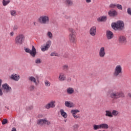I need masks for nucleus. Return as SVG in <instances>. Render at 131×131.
<instances>
[{
	"label": "nucleus",
	"mask_w": 131,
	"mask_h": 131,
	"mask_svg": "<svg viewBox=\"0 0 131 131\" xmlns=\"http://www.w3.org/2000/svg\"><path fill=\"white\" fill-rule=\"evenodd\" d=\"M112 27L114 30H123L124 29V24L121 20L118 21L117 23H113L112 24Z\"/></svg>",
	"instance_id": "1"
},
{
	"label": "nucleus",
	"mask_w": 131,
	"mask_h": 131,
	"mask_svg": "<svg viewBox=\"0 0 131 131\" xmlns=\"http://www.w3.org/2000/svg\"><path fill=\"white\" fill-rule=\"evenodd\" d=\"M110 97L111 99H113V100H117L120 98H123V97H124V94L121 92L115 91L111 92L110 94Z\"/></svg>",
	"instance_id": "2"
},
{
	"label": "nucleus",
	"mask_w": 131,
	"mask_h": 131,
	"mask_svg": "<svg viewBox=\"0 0 131 131\" xmlns=\"http://www.w3.org/2000/svg\"><path fill=\"white\" fill-rule=\"evenodd\" d=\"M69 31L70 34L69 36L70 42L76 43V35H75V30L72 28H69Z\"/></svg>",
	"instance_id": "3"
},
{
	"label": "nucleus",
	"mask_w": 131,
	"mask_h": 131,
	"mask_svg": "<svg viewBox=\"0 0 131 131\" xmlns=\"http://www.w3.org/2000/svg\"><path fill=\"white\" fill-rule=\"evenodd\" d=\"M38 20L41 24H44L45 25L50 24V17L48 15H41Z\"/></svg>",
	"instance_id": "4"
},
{
	"label": "nucleus",
	"mask_w": 131,
	"mask_h": 131,
	"mask_svg": "<svg viewBox=\"0 0 131 131\" xmlns=\"http://www.w3.org/2000/svg\"><path fill=\"white\" fill-rule=\"evenodd\" d=\"M25 39V36L24 34H20L17 35L15 39L16 45H22Z\"/></svg>",
	"instance_id": "5"
},
{
	"label": "nucleus",
	"mask_w": 131,
	"mask_h": 131,
	"mask_svg": "<svg viewBox=\"0 0 131 131\" xmlns=\"http://www.w3.org/2000/svg\"><path fill=\"white\" fill-rule=\"evenodd\" d=\"M25 51L26 53H29V54H30V55L33 58L36 56V49H35V47H34V46H32V50H30L29 48H26Z\"/></svg>",
	"instance_id": "6"
},
{
	"label": "nucleus",
	"mask_w": 131,
	"mask_h": 131,
	"mask_svg": "<svg viewBox=\"0 0 131 131\" xmlns=\"http://www.w3.org/2000/svg\"><path fill=\"white\" fill-rule=\"evenodd\" d=\"M37 124L38 125H43V124H46V125H50L51 124V122L48 120L47 118H44L43 119H39L37 121Z\"/></svg>",
	"instance_id": "7"
},
{
	"label": "nucleus",
	"mask_w": 131,
	"mask_h": 131,
	"mask_svg": "<svg viewBox=\"0 0 131 131\" xmlns=\"http://www.w3.org/2000/svg\"><path fill=\"white\" fill-rule=\"evenodd\" d=\"M120 74H122V67L120 65H118L114 70V75L117 77L120 75Z\"/></svg>",
	"instance_id": "8"
},
{
	"label": "nucleus",
	"mask_w": 131,
	"mask_h": 131,
	"mask_svg": "<svg viewBox=\"0 0 131 131\" xmlns=\"http://www.w3.org/2000/svg\"><path fill=\"white\" fill-rule=\"evenodd\" d=\"M52 46V41L49 40L46 42V45H43L41 46V50L42 52H46L50 49V47Z\"/></svg>",
	"instance_id": "9"
},
{
	"label": "nucleus",
	"mask_w": 131,
	"mask_h": 131,
	"mask_svg": "<svg viewBox=\"0 0 131 131\" xmlns=\"http://www.w3.org/2000/svg\"><path fill=\"white\" fill-rule=\"evenodd\" d=\"M2 90L5 94H8L12 91V88L7 83L3 84L2 85Z\"/></svg>",
	"instance_id": "10"
},
{
	"label": "nucleus",
	"mask_w": 131,
	"mask_h": 131,
	"mask_svg": "<svg viewBox=\"0 0 131 131\" xmlns=\"http://www.w3.org/2000/svg\"><path fill=\"white\" fill-rule=\"evenodd\" d=\"M97 32V27L96 26H93L90 28L89 33L91 36H96V33Z\"/></svg>",
	"instance_id": "11"
},
{
	"label": "nucleus",
	"mask_w": 131,
	"mask_h": 131,
	"mask_svg": "<svg viewBox=\"0 0 131 131\" xmlns=\"http://www.w3.org/2000/svg\"><path fill=\"white\" fill-rule=\"evenodd\" d=\"M106 55V52H105V47H101L99 49V56L100 58H104Z\"/></svg>",
	"instance_id": "12"
},
{
	"label": "nucleus",
	"mask_w": 131,
	"mask_h": 131,
	"mask_svg": "<svg viewBox=\"0 0 131 131\" xmlns=\"http://www.w3.org/2000/svg\"><path fill=\"white\" fill-rule=\"evenodd\" d=\"M55 103H56V101H52L50 103L46 104L45 107L46 109H50V108H55Z\"/></svg>",
	"instance_id": "13"
},
{
	"label": "nucleus",
	"mask_w": 131,
	"mask_h": 131,
	"mask_svg": "<svg viewBox=\"0 0 131 131\" xmlns=\"http://www.w3.org/2000/svg\"><path fill=\"white\" fill-rule=\"evenodd\" d=\"M119 42L120 43H122V45H125L126 43V38H125V36L120 35L119 37Z\"/></svg>",
	"instance_id": "14"
},
{
	"label": "nucleus",
	"mask_w": 131,
	"mask_h": 131,
	"mask_svg": "<svg viewBox=\"0 0 131 131\" xmlns=\"http://www.w3.org/2000/svg\"><path fill=\"white\" fill-rule=\"evenodd\" d=\"M58 80L59 81H64L66 80V74H65L64 73H59Z\"/></svg>",
	"instance_id": "15"
},
{
	"label": "nucleus",
	"mask_w": 131,
	"mask_h": 131,
	"mask_svg": "<svg viewBox=\"0 0 131 131\" xmlns=\"http://www.w3.org/2000/svg\"><path fill=\"white\" fill-rule=\"evenodd\" d=\"M117 14V11L114 9L110 10L108 12V14L110 17H115Z\"/></svg>",
	"instance_id": "16"
},
{
	"label": "nucleus",
	"mask_w": 131,
	"mask_h": 131,
	"mask_svg": "<svg viewBox=\"0 0 131 131\" xmlns=\"http://www.w3.org/2000/svg\"><path fill=\"white\" fill-rule=\"evenodd\" d=\"M106 35L107 39H112V38H113V37L114 36L113 35V32L111 31H107Z\"/></svg>",
	"instance_id": "17"
},
{
	"label": "nucleus",
	"mask_w": 131,
	"mask_h": 131,
	"mask_svg": "<svg viewBox=\"0 0 131 131\" xmlns=\"http://www.w3.org/2000/svg\"><path fill=\"white\" fill-rule=\"evenodd\" d=\"M10 78H11V79H13V80L18 81V80L20 79V76L17 74H13L11 75Z\"/></svg>",
	"instance_id": "18"
},
{
	"label": "nucleus",
	"mask_w": 131,
	"mask_h": 131,
	"mask_svg": "<svg viewBox=\"0 0 131 131\" xmlns=\"http://www.w3.org/2000/svg\"><path fill=\"white\" fill-rule=\"evenodd\" d=\"M98 22H104L105 21H107V16H100L97 19Z\"/></svg>",
	"instance_id": "19"
},
{
	"label": "nucleus",
	"mask_w": 131,
	"mask_h": 131,
	"mask_svg": "<svg viewBox=\"0 0 131 131\" xmlns=\"http://www.w3.org/2000/svg\"><path fill=\"white\" fill-rule=\"evenodd\" d=\"M64 105L66 107H68V108H72V107H74L73 103L70 102V101H65Z\"/></svg>",
	"instance_id": "20"
},
{
	"label": "nucleus",
	"mask_w": 131,
	"mask_h": 131,
	"mask_svg": "<svg viewBox=\"0 0 131 131\" xmlns=\"http://www.w3.org/2000/svg\"><path fill=\"white\" fill-rule=\"evenodd\" d=\"M67 93L68 95H72L74 93V89L72 88H68L67 89Z\"/></svg>",
	"instance_id": "21"
},
{
	"label": "nucleus",
	"mask_w": 131,
	"mask_h": 131,
	"mask_svg": "<svg viewBox=\"0 0 131 131\" xmlns=\"http://www.w3.org/2000/svg\"><path fill=\"white\" fill-rule=\"evenodd\" d=\"M29 80L30 81H31V82H34V83H35V84H37V82H36V79H35V78H34V77L33 76H31L29 77Z\"/></svg>",
	"instance_id": "22"
},
{
	"label": "nucleus",
	"mask_w": 131,
	"mask_h": 131,
	"mask_svg": "<svg viewBox=\"0 0 131 131\" xmlns=\"http://www.w3.org/2000/svg\"><path fill=\"white\" fill-rule=\"evenodd\" d=\"M100 128L107 129V128H109V125H108V124L106 123L100 124Z\"/></svg>",
	"instance_id": "23"
},
{
	"label": "nucleus",
	"mask_w": 131,
	"mask_h": 131,
	"mask_svg": "<svg viewBox=\"0 0 131 131\" xmlns=\"http://www.w3.org/2000/svg\"><path fill=\"white\" fill-rule=\"evenodd\" d=\"M64 4H66L67 6H71L73 5V2L72 0H66Z\"/></svg>",
	"instance_id": "24"
},
{
	"label": "nucleus",
	"mask_w": 131,
	"mask_h": 131,
	"mask_svg": "<svg viewBox=\"0 0 131 131\" xmlns=\"http://www.w3.org/2000/svg\"><path fill=\"white\" fill-rule=\"evenodd\" d=\"M61 116L64 118H67V113L64 112V110H60V111Z\"/></svg>",
	"instance_id": "25"
},
{
	"label": "nucleus",
	"mask_w": 131,
	"mask_h": 131,
	"mask_svg": "<svg viewBox=\"0 0 131 131\" xmlns=\"http://www.w3.org/2000/svg\"><path fill=\"white\" fill-rule=\"evenodd\" d=\"M105 116H107L108 117H113V115H112V112L110 111H105Z\"/></svg>",
	"instance_id": "26"
},
{
	"label": "nucleus",
	"mask_w": 131,
	"mask_h": 131,
	"mask_svg": "<svg viewBox=\"0 0 131 131\" xmlns=\"http://www.w3.org/2000/svg\"><path fill=\"white\" fill-rule=\"evenodd\" d=\"M93 129L94 130H97V129H101L100 124H99V125L94 124L93 125Z\"/></svg>",
	"instance_id": "27"
},
{
	"label": "nucleus",
	"mask_w": 131,
	"mask_h": 131,
	"mask_svg": "<svg viewBox=\"0 0 131 131\" xmlns=\"http://www.w3.org/2000/svg\"><path fill=\"white\" fill-rule=\"evenodd\" d=\"M62 69L63 71H68L69 70V66L67 64H64L62 66Z\"/></svg>",
	"instance_id": "28"
},
{
	"label": "nucleus",
	"mask_w": 131,
	"mask_h": 131,
	"mask_svg": "<svg viewBox=\"0 0 131 131\" xmlns=\"http://www.w3.org/2000/svg\"><path fill=\"white\" fill-rule=\"evenodd\" d=\"M112 114L113 115V116H118L119 114V112L116 110H113Z\"/></svg>",
	"instance_id": "29"
},
{
	"label": "nucleus",
	"mask_w": 131,
	"mask_h": 131,
	"mask_svg": "<svg viewBox=\"0 0 131 131\" xmlns=\"http://www.w3.org/2000/svg\"><path fill=\"white\" fill-rule=\"evenodd\" d=\"M79 113V111L78 110H71V113L73 115V116L74 115H76L77 113Z\"/></svg>",
	"instance_id": "30"
},
{
	"label": "nucleus",
	"mask_w": 131,
	"mask_h": 131,
	"mask_svg": "<svg viewBox=\"0 0 131 131\" xmlns=\"http://www.w3.org/2000/svg\"><path fill=\"white\" fill-rule=\"evenodd\" d=\"M9 4H10L9 1H6V0H3V5L4 7H6V6H7Z\"/></svg>",
	"instance_id": "31"
},
{
	"label": "nucleus",
	"mask_w": 131,
	"mask_h": 131,
	"mask_svg": "<svg viewBox=\"0 0 131 131\" xmlns=\"http://www.w3.org/2000/svg\"><path fill=\"white\" fill-rule=\"evenodd\" d=\"M116 5L117 4L112 3L110 5L109 8H110V9H115V8H116Z\"/></svg>",
	"instance_id": "32"
},
{
	"label": "nucleus",
	"mask_w": 131,
	"mask_h": 131,
	"mask_svg": "<svg viewBox=\"0 0 131 131\" xmlns=\"http://www.w3.org/2000/svg\"><path fill=\"white\" fill-rule=\"evenodd\" d=\"M47 35L48 37H49V38L52 39L53 38V34L51 32H48Z\"/></svg>",
	"instance_id": "33"
},
{
	"label": "nucleus",
	"mask_w": 131,
	"mask_h": 131,
	"mask_svg": "<svg viewBox=\"0 0 131 131\" xmlns=\"http://www.w3.org/2000/svg\"><path fill=\"white\" fill-rule=\"evenodd\" d=\"M116 8H117L118 10H122V9H123L122 6L118 4H116Z\"/></svg>",
	"instance_id": "34"
},
{
	"label": "nucleus",
	"mask_w": 131,
	"mask_h": 131,
	"mask_svg": "<svg viewBox=\"0 0 131 131\" xmlns=\"http://www.w3.org/2000/svg\"><path fill=\"white\" fill-rule=\"evenodd\" d=\"M34 89H35L34 85H32L29 88V90L30 91V92H33L34 91Z\"/></svg>",
	"instance_id": "35"
},
{
	"label": "nucleus",
	"mask_w": 131,
	"mask_h": 131,
	"mask_svg": "<svg viewBox=\"0 0 131 131\" xmlns=\"http://www.w3.org/2000/svg\"><path fill=\"white\" fill-rule=\"evenodd\" d=\"M10 14H11V16H16V15L17 14L16 12V10L10 11Z\"/></svg>",
	"instance_id": "36"
},
{
	"label": "nucleus",
	"mask_w": 131,
	"mask_h": 131,
	"mask_svg": "<svg viewBox=\"0 0 131 131\" xmlns=\"http://www.w3.org/2000/svg\"><path fill=\"white\" fill-rule=\"evenodd\" d=\"M45 84L46 86H50V85H51V82H50L48 80H45Z\"/></svg>",
	"instance_id": "37"
},
{
	"label": "nucleus",
	"mask_w": 131,
	"mask_h": 131,
	"mask_svg": "<svg viewBox=\"0 0 131 131\" xmlns=\"http://www.w3.org/2000/svg\"><path fill=\"white\" fill-rule=\"evenodd\" d=\"M2 82L3 81L2 80V79H0V96H3V90H2V89H1Z\"/></svg>",
	"instance_id": "38"
},
{
	"label": "nucleus",
	"mask_w": 131,
	"mask_h": 131,
	"mask_svg": "<svg viewBox=\"0 0 131 131\" xmlns=\"http://www.w3.org/2000/svg\"><path fill=\"white\" fill-rule=\"evenodd\" d=\"M8 123V120L7 119H4L2 121V124L5 125V124H7Z\"/></svg>",
	"instance_id": "39"
},
{
	"label": "nucleus",
	"mask_w": 131,
	"mask_h": 131,
	"mask_svg": "<svg viewBox=\"0 0 131 131\" xmlns=\"http://www.w3.org/2000/svg\"><path fill=\"white\" fill-rule=\"evenodd\" d=\"M78 127H79V125L78 124H75L73 126L74 130H75L76 128H78Z\"/></svg>",
	"instance_id": "40"
},
{
	"label": "nucleus",
	"mask_w": 131,
	"mask_h": 131,
	"mask_svg": "<svg viewBox=\"0 0 131 131\" xmlns=\"http://www.w3.org/2000/svg\"><path fill=\"white\" fill-rule=\"evenodd\" d=\"M35 63L36 64H39V63H41V61L40 60V59H39V58H37L35 60Z\"/></svg>",
	"instance_id": "41"
},
{
	"label": "nucleus",
	"mask_w": 131,
	"mask_h": 131,
	"mask_svg": "<svg viewBox=\"0 0 131 131\" xmlns=\"http://www.w3.org/2000/svg\"><path fill=\"white\" fill-rule=\"evenodd\" d=\"M127 13L128 15H130L131 16V8H127Z\"/></svg>",
	"instance_id": "42"
},
{
	"label": "nucleus",
	"mask_w": 131,
	"mask_h": 131,
	"mask_svg": "<svg viewBox=\"0 0 131 131\" xmlns=\"http://www.w3.org/2000/svg\"><path fill=\"white\" fill-rule=\"evenodd\" d=\"M73 116L74 118H75V119H78V118H80V116H77V115H76H76H74Z\"/></svg>",
	"instance_id": "43"
},
{
	"label": "nucleus",
	"mask_w": 131,
	"mask_h": 131,
	"mask_svg": "<svg viewBox=\"0 0 131 131\" xmlns=\"http://www.w3.org/2000/svg\"><path fill=\"white\" fill-rule=\"evenodd\" d=\"M50 56L51 57H53V56H57V53H56L55 52H52L51 53Z\"/></svg>",
	"instance_id": "44"
},
{
	"label": "nucleus",
	"mask_w": 131,
	"mask_h": 131,
	"mask_svg": "<svg viewBox=\"0 0 131 131\" xmlns=\"http://www.w3.org/2000/svg\"><path fill=\"white\" fill-rule=\"evenodd\" d=\"M67 80L68 82H70V81H71V78L70 77L68 78Z\"/></svg>",
	"instance_id": "45"
},
{
	"label": "nucleus",
	"mask_w": 131,
	"mask_h": 131,
	"mask_svg": "<svg viewBox=\"0 0 131 131\" xmlns=\"http://www.w3.org/2000/svg\"><path fill=\"white\" fill-rule=\"evenodd\" d=\"M10 35L11 36H13V35H14V32H11L10 33Z\"/></svg>",
	"instance_id": "46"
},
{
	"label": "nucleus",
	"mask_w": 131,
	"mask_h": 131,
	"mask_svg": "<svg viewBox=\"0 0 131 131\" xmlns=\"http://www.w3.org/2000/svg\"><path fill=\"white\" fill-rule=\"evenodd\" d=\"M11 131H17V129H16V128H15V127H13V128H12Z\"/></svg>",
	"instance_id": "47"
},
{
	"label": "nucleus",
	"mask_w": 131,
	"mask_h": 131,
	"mask_svg": "<svg viewBox=\"0 0 131 131\" xmlns=\"http://www.w3.org/2000/svg\"><path fill=\"white\" fill-rule=\"evenodd\" d=\"M92 2V0H86V3H91Z\"/></svg>",
	"instance_id": "48"
},
{
	"label": "nucleus",
	"mask_w": 131,
	"mask_h": 131,
	"mask_svg": "<svg viewBox=\"0 0 131 131\" xmlns=\"http://www.w3.org/2000/svg\"><path fill=\"white\" fill-rule=\"evenodd\" d=\"M42 117V115H38V118H41Z\"/></svg>",
	"instance_id": "49"
},
{
	"label": "nucleus",
	"mask_w": 131,
	"mask_h": 131,
	"mask_svg": "<svg viewBox=\"0 0 131 131\" xmlns=\"http://www.w3.org/2000/svg\"><path fill=\"white\" fill-rule=\"evenodd\" d=\"M128 96H129V98H131V94L130 93L128 94Z\"/></svg>",
	"instance_id": "50"
},
{
	"label": "nucleus",
	"mask_w": 131,
	"mask_h": 131,
	"mask_svg": "<svg viewBox=\"0 0 131 131\" xmlns=\"http://www.w3.org/2000/svg\"><path fill=\"white\" fill-rule=\"evenodd\" d=\"M34 25H35H35H36V22H35V21L34 22Z\"/></svg>",
	"instance_id": "51"
},
{
	"label": "nucleus",
	"mask_w": 131,
	"mask_h": 131,
	"mask_svg": "<svg viewBox=\"0 0 131 131\" xmlns=\"http://www.w3.org/2000/svg\"><path fill=\"white\" fill-rule=\"evenodd\" d=\"M66 18H67V19H68V18H69V17H67V16H66Z\"/></svg>",
	"instance_id": "52"
},
{
	"label": "nucleus",
	"mask_w": 131,
	"mask_h": 131,
	"mask_svg": "<svg viewBox=\"0 0 131 131\" xmlns=\"http://www.w3.org/2000/svg\"><path fill=\"white\" fill-rule=\"evenodd\" d=\"M30 109H32V106H31V107H30Z\"/></svg>",
	"instance_id": "53"
}]
</instances>
